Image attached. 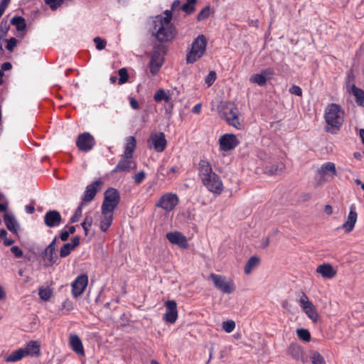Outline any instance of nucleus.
I'll return each mask as SVG.
<instances>
[{
  "instance_id": "f257e3e1",
  "label": "nucleus",
  "mask_w": 364,
  "mask_h": 364,
  "mask_svg": "<svg viewBox=\"0 0 364 364\" xmlns=\"http://www.w3.org/2000/svg\"><path fill=\"white\" fill-rule=\"evenodd\" d=\"M198 169L199 177L208 190L214 193L220 194L223 190V182L220 177L213 172L210 163L205 159L200 160Z\"/></svg>"
},
{
  "instance_id": "f03ea898",
  "label": "nucleus",
  "mask_w": 364,
  "mask_h": 364,
  "mask_svg": "<svg viewBox=\"0 0 364 364\" xmlns=\"http://www.w3.org/2000/svg\"><path fill=\"white\" fill-rule=\"evenodd\" d=\"M324 119L327 124L325 128L326 131L331 134H336L343 123L344 112L339 105L330 104L326 109Z\"/></svg>"
},
{
  "instance_id": "7ed1b4c3",
  "label": "nucleus",
  "mask_w": 364,
  "mask_h": 364,
  "mask_svg": "<svg viewBox=\"0 0 364 364\" xmlns=\"http://www.w3.org/2000/svg\"><path fill=\"white\" fill-rule=\"evenodd\" d=\"M152 33L161 43L171 41L176 35L175 26L168 23V18L164 19V23L159 21H154Z\"/></svg>"
},
{
  "instance_id": "20e7f679",
  "label": "nucleus",
  "mask_w": 364,
  "mask_h": 364,
  "mask_svg": "<svg viewBox=\"0 0 364 364\" xmlns=\"http://www.w3.org/2000/svg\"><path fill=\"white\" fill-rule=\"evenodd\" d=\"M220 117L226 120L228 124L240 129L242 124L239 119V111L235 104L230 102H225L220 110Z\"/></svg>"
},
{
  "instance_id": "39448f33",
  "label": "nucleus",
  "mask_w": 364,
  "mask_h": 364,
  "mask_svg": "<svg viewBox=\"0 0 364 364\" xmlns=\"http://www.w3.org/2000/svg\"><path fill=\"white\" fill-rule=\"evenodd\" d=\"M206 45L207 41L205 36L203 34L199 35L193 42L191 50L187 54V63H193L200 58L205 51Z\"/></svg>"
},
{
  "instance_id": "423d86ee",
  "label": "nucleus",
  "mask_w": 364,
  "mask_h": 364,
  "mask_svg": "<svg viewBox=\"0 0 364 364\" xmlns=\"http://www.w3.org/2000/svg\"><path fill=\"white\" fill-rule=\"evenodd\" d=\"M120 202L119 191L114 188H107L104 193V200L101 210L106 213L113 212Z\"/></svg>"
},
{
  "instance_id": "0eeeda50",
  "label": "nucleus",
  "mask_w": 364,
  "mask_h": 364,
  "mask_svg": "<svg viewBox=\"0 0 364 364\" xmlns=\"http://www.w3.org/2000/svg\"><path fill=\"white\" fill-rule=\"evenodd\" d=\"M166 47L162 44L154 46L149 63L150 72L156 75L164 63Z\"/></svg>"
},
{
  "instance_id": "6e6552de",
  "label": "nucleus",
  "mask_w": 364,
  "mask_h": 364,
  "mask_svg": "<svg viewBox=\"0 0 364 364\" xmlns=\"http://www.w3.org/2000/svg\"><path fill=\"white\" fill-rule=\"evenodd\" d=\"M209 279L213 282L214 287L225 294H232L235 290V287L232 279H228L226 277L211 273Z\"/></svg>"
},
{
  "instance_id": "1a4fd4ad",
  "label": "nucleus",
  "mask_w": 364,
  "mask_h": 364,
  "mask_svg": "<svg viewBox=\"0 0 364 364\" xmlns=\"http://www.w3.org/2000/svg\"><path fill=\"white\" fill-rule=\"evenodd\" d=\"M299 305L306 314V316L312 320L314 323H316L319 319V315L316 311L315 306L309 299L306 294L301 292V296L299 300Z\"/></svg>"
},
{
  "instance_id": "9d476101",
  "label": "nucleus",
  "mask_w": 364,
  "mask_h": 364,
  "mask_svg": "<svg viewBox=\"0 0 364 364\" xmlns=\"http://www.w3.org/2000/svg\"><path fill=\"white\" fill-rule=\"evenodd\" d=\"M317 176L319 177L318 183H323L324 182L332 180L334 176L337 175L336 166L332 162H327L323 164L318 170Z\"/></svg>"
},
{
  "instance_id": "9b49d317",
  "label": "nucleus",
  "mask_w": 364,
  "mask_h": 364,
  "mask_svg": "<svg viewBox=\"0 0 364 364\" xmlns=\"http://www.w3.org/2000/svg\"><path fill=\"white\" fill-rule=\"evenodd\" d=\"M58 237H55L53 241L46 247L44 251L41 253V256L45 258L46 263L45 267H51L55 264H58L57 261L58 259V255L55 250V244L57 242Z\"/></svg>"
},
{
  "instance_id": "f8f14e48",
  "label": "nucleus",
  "mask_w": 364,
  "mask_h": 364,
  "mask_svg": "<svg viewBox=\"0 0 364 364\" xmlns=\"http://www.w3.org/2000/svg\"><path fill=\"white\" fill-rule=\"evenodd\" d=\"M95 139L89 132L80 134L76 140L77 147L80 151L87 152L95 145Z\"/></svg>"
},
{
  "instance_id": "ddd939ff",
  "label": "nucleus",
  "mask_w": 364,
  "mask_h": 364,
  "mask_svg": "<svg viewBox=\"0 0 364 364\" xmlns=\"http://www.w3.org/2000/svg\"><path fill=\"white\" fill-rule=\"evenodd\" d=\"M149 146L154 148L157 152H162L165 150L167 144L166 136L164 132L151 133L148 140Z\"/></svg>"
},
{
  "instance_id": "4468645a",
  "label": "nucleus",
  "mask_w": 364,
  "mask_h": 364,
  "mask_svg": "<svg viewBox=\"0 0 364 364\" xmlns=\"http://www.w3.org/2000/svg\"><path fill=\"white\" fill-rule=\"evenodd\" d=\"M178 202V198L176 194L166 193L159 199L156 206L169 212L175 208Z\"/></svg>"
},
{
  "instance_id": "2eb2a0df",
  "label": "nucleus",
  "mask_w": 364,
  "mask_h": 364,
  "mask_svg": "<svg viewBox=\"0 0 364 364\" xmlns=\"http://www.w3.org/2000/svg\"><path fill=\"white\" fill-rule=\"evenodd\" d=\"M136 168V163L132 159V157L125 156L122 154L112 172H130Z\"/></svg>"
},
{
  "instance_id": "dca6fc26",
  "label": "nucleus",
  "mask_w": 364,
  "mask_h": 364,
  "mask_svg": "<svg viewBox=\"0 0 364 364\" xmlns=\"http://www.w3.org/2000/svg\"><path fill=\"white\" fill-rule=\"evenodd\" d=\"M220 149L225 151L234 149L238 144L239 140L233 134H225L219 139Z\"/></svg>"
},
{
  "instance_id": "f3484780",
  "label": "nucleus",
  "mask_w": 364,
  "mask_h": 364,
  "mask_svg": "<svg viewBox=\"0 0 364 364\" xmlns=\"http://www.w3.org/2000/svg\"><path fill=\"white\" fill-rule=\"evenodd\" d=\"M88 284V277L86 274L78 276L72 284V293L75 298L80 296L85 290Z\"/></svg>"
},
{
  "instance_id": "a211bd4d",
  "label": "nucleus",
  "mask_w": 364,
  "mask_h": 364,
  "mask_svg": "<svg viewBox=\"0 0 364 364\" xmlns=\"http://www.w3.org/2000/svg\"><path fill=\"white\" fill-rule=\"evenodd\" d=\"M166 313L164 319L170 323H174L178 318L177 304L173 300L165 303Z\"/></svg>"
},
{
  "instance_id": "6ab92c4d",
  "label": "nucleus",
  "mask_w": 364,
  "mask_h": 364,
  "mask_svg": "<svg viewBox=\"0 0 364 364\" xmlns=\"http://www.w3.org/2000/svg\"><path fill=\"white\" fill-rule=\"evenodd\" d=\"M274 75V71L272 68H267L261 71L260 73L255 74L250 77V82L256 83L260 86L266 84L268 79H271Z\"/></svg>"
},
{
  "instance_id": "aec40b11",
  "label": "nucleus",
  "mask_w": 364,
  "mask_h": 364,
  "mask_svg": "<svg viewBox=\"0 0 364 364\" xmlns=\"http://www.w3.org/2000/svg\"><path fill=\"white\" fill-rule=\"evenodd\" d=\"M103 182L101 180H97L86 187V190L82 198V201L90 202L94 199L97 193L100 190V187L102 185Z\"/></svg>"
},
{
  "instance_id": "412c9836",
  "label": "nucleus",
  "mask_w": 364,
  "mask_h": 364,
  "mask_svg": "<svg viewBox=\"0 0 364 364\" xmlns=\"http://www.w3.org/2000/svg\"><path fill=\"white\" fill-rule=\"evenodd\" d=\"M166 237L171 244L176 245L184 249L188 247L186 237L180 232L174 231L167 232Z\"/></svg>"
},
{
  "instance_id": "4be33fe9",
  "label": "nucleus",
  "mask_w": 364,
  "mask_h": 364,
  "mask_svg": "<svg viewBox=\"0 0 364 364\" xmlns=\"http://www.w3.org/2000/svg\"><path fill=\"white\" fill-rule=\"evenodd\" d=\"M44 223L48 228L58 226L62 223L61 215L58 210H49L44 215Z\"/></svg>"
},
{
  "instance_id": "5701e85b",
  "label": "nucleus",
  "mask_w": 364,
  "mask_h": 364,
  "mask_svg": "<svg viewBox=\"0 0 364 364\" xmlns=\"http://www.w3.org/2000/svg\"><path fill=\"white\" fill-rule=\"evenodd\" d=\"M358 215L355 211V208L352 205L350 208V212L347 218V220L338 229H343L346 233L350 232L355 226L357 221Z\"/></svg>"
},
{
  "instance_id": "b1692460",
  "label": "nucleus",
  "mask_w": 364,
  "mask_h": 364,
  "mask_svg": "<svg viewBox=\"0 0 364 364\" xmlns=\"http://www.w3.org/2000/svg\"><path fill=\"white\" fill-rule=\"evenodd\" d=\"M287 353L296 360H301L303 363L306 361L304 358L303 349L298 344H291L287 349Z\"/></svg>"
},
{
  "instance_id": "393cba45",
  "label": "nucleus",
  "mask_w": 364,
  "mask_h": 364,
  "mask_svg": "<svg viewBox=\"0 0 364 364\" xmlns=\"http://www.w3.org/2000/svg\"><path fill=\"white\" fill-rule=\"evenodd\" d=\"M285 169V165L282 162H278L272 165H267L264 168V173L269 176L281 175Z\"/></svg>"
},
{
  "instance_id": "a878e982",
  "label": "nucleus",
  "mask_w": 364,
  "mask_h": 364,
  "mask_svg": "<svg viewBox=\"0 0 364 364\" xmlns=\"http://www.w3.org/2000/svg\"><path fill=\"white\" fill-rule=\"evenodd\" d=\"M316 272L322 275L323 277L332 279L336 275V271L331 264L326 263L323 264L316 268Z\"/></svg>"
},
{
  "instance_id": "bb28decb",
  "label": "nucleus",
  "mask_w": 364,
  "mask_h": 364,
  "mask_svg": "<svg viewBox=\"0 0 364 364\" xmlns=\"http://www.w3.org/2000/svg\"><path fill=\"white\" fill-rule=\"evenodd\" d=\"M4 220L7 229L16 235L19 225L15 217L11 213H6L4 215Z\"/></svg>"
},
{
  "instance_id": "cd10ccee",
  "label": "nucleus",
  "mask_w": 364,
  "mask_h": 364,
  "mask_svg": "<svg viewBox=\"0 0 364 364\" xmlns=\"http://www.w3.org/2000/svg\"><path fill=\"white\" fill-rule=\"evenodd\" d=\"M70 344L72 349L78 355H84L85 350L83 348L82 341L77 335H71L70 336Z\"/></svg>"
},
{
  "instance_id": "c85d7f7f",
  "label": "nucleus",
  "mask_w": 364,
  "mask_h": 364,
  "mask_svg": "<svg viewBox=\"0 0 364 364\" xmlns=\"http://www.w3.org/2000/svg\"><path fill=\"white\" fill-rule=\"evenodd\" d=\"M103 217L100 220V230L102 232H106L112 223L114 217L113 212L105 213L102 211Z\"/></svg>"
},
{
  "instance_id": "c756f323",
  "label": "nucleus",
  "mask_w": 364,
  "mask_h": 364,
  "mask_svg": "<svg viewBox=\"0 0 364 364\" xmlns=\"http://www.w3.org/2000/svg\"><path fill=\"white\" fill-rule=\"evenodd\" d=\"M23 349L26 355L38 356L40 354V345L35 341H29Z\"/></svg>"
},
{
  "instance_id": "7c9ffc66",
  "label": "nucleus",
  "mask_w": 364,
  "mask_h": 364,
  "mask_svg": "<svg viewBox=\"0 0 364 364\" xmlns=\"http://www.w3.org/2000/svg\"><path fill=\"white\" fill-rule=\"evenodd\" d=\"M350 92L355 97V102L360 107H364V90L357 87L354 84L350 86Z\"/></svg>"
},
{
  "instance_id": "2f4dec72",
  "label": "nucleus",
  "mask_w": 364,
  "mask_h": 364,
  "mask_svg": "<svg viewBox=\"0 0 364 364\" xmlns=\"http://www.w3.org/2000/svg\"><path fill=\"white\" fill-rule=\"evenodd\" d=\"M136 139L132 136H128L126 139V145L123 155H124L125 156H129L133 157V154L134 150L136 149Z\"/></svg>"
},
{
  "instance_id": "473e14b6",
  "label": "nucleus",
  "mask_w": 364,
  "mask_h": 364,
  "mask_svg": "<svg viewBox=\"0 0 364 364\" xmlns=\"http://www.w3.org/2000/svg\"><path fill=\"white\" fill-rule=\"evenodd\" d=\"M26 356L23 348H19L16 350L13 351L9 355L5 360L8 363H14L21 360L23 357Z\"/></svg>"
},
{
  "instance_id": "72a5a7b5",
  "label": "nucleus",
  "mask_w": 364,
  "mask_h": 364,
  "mask_svg": "<svg viewBox=\"0 0 364 364\" xmlns=\"http://www.w3.org/2000/svg\"><path fill=\"white\" fill-rule=\"evenodd\" d=\"M260 262V259L257 256L251 257L247 262L244 272L246 274H250L252 269L257 267Z\"/></svg>"
},
{
  "instance_id": "f704fd0d",
  "label": "nucleus",
  "mask_w": 364,
  "mask_h": 364,
  "mask_svg": "<svg viewBox=\"0 0 364 364\" xmlns=\"http://www.w3.org/2000/svg\"><path fill=\"white\" fill-rule=\"evenodd\" d=\"M11 24L16 26L17 31H21L26 28L25 18L22 16H14L11 21Z\"/></svg>"
},
{
  "instance_id": "c9c22d12",
  "label": "nucleus",
  "mask_w": 364,
  "mask_h": 364,
  "mask_svg": "<svg viewBox=\"0 0 364 364\" xmlns=\"http://www.w3.org/2000/svg\"><path fill=\"white\" fill-rule=\"evenodd\" d=\"M154 100L157 102L162 100H164L167 103L171 102L170 96H168L163 89H159L155 92Z\"/></svg>"
},
{
  "instance_id": "e433bc0d",
  "label": "nucleus",
  "mask_w": 364,
  "mask_h": 364,
  "mask_svg": "<svg viewBox=\"0 0 364 364\" xmlns=\"http://www.w3.org/2000/svg\"><path fill=\"white\" fill-rule=\"evenodd\" d=\"M10 28V23L6 18H4L0 23V39H4Z\"/></svg>"
},
{
  "instance_id": "4c0bfd02",
  "label": "nucleus",
  "mask_w": 364,
  "mask_h": 364,
  "mask_svg": "<svg viewBox=\"0 0 364 364\" xmlns=\"http://www.w3.org/2000/svg\"><path fill=\"white\" fill-rule=\"evenodd\" d=\"M197 0H187V2L181 6V9L187 14H191L195 11V4Z\"/></svg>"
},
{
  "instance_id": "58836bf2",
  "label": "nucleus",
  "mask_w": 364,
  "mask_h": 364,
  "mask_svg": "<svg viewBox=\"0 0 364 364\" xmlns=\"http://www.w3.org/2000/svg\"><path fill=\"white\" fill-rule=\"evenodd\" d=\"M84 205H85V203L83 202H80V205L75 210L74 215L71 217V218L70 220V223H75L79 220V219L82 216V207L84 206Z\"/></svg>"
},
{
  "instance_id": "ea45409f",
  "label": "nucleus",
  "mask_w": 364,
  "mask_h": 364,
  "mask_svg": "<svg viewBox=\"0 0 364 364\" xmlns=\"http://www.w3.org/2000/svg\"><path fill=\"white\" fill-rule=\"evenodd\" d=\"M73 250L74 249L71 247L70 243L68 242V243L63 244V245L61 247V248L60 250V252H59L60 257L61 258H65V257H68L71 253L72 250Z\"/></svg>"
},
{
  "instance_id": "a19ab883",
  "label": "nucleus",
  "mask_w": 364,
  "mask_h": 364,
  "mask_svg": "<svg viewBox=\"0 0 364 364\" xmlns=\"http://www.w3.org/2000/svg\"><path fill=\"white\" fill-rule=\"evenodd\" d=\"M210 14V6H206L198 14L197 20L198 21H204L209 17Z\"/></svg>"
},
{
  "instance_id": "79ce46f5",
  "label": "nucleus",
  "mask_w": 364,
  "mask_h": 364,
  "mask_svg": "<svg viewBox=\"0 0 364 364\" xmlns=\"http://www.w3.org/2000/svg\"><path fill=\"white\" fill-rule=\"evenodd\" d=\"M297 336L299 339L304 341H309L311 340V334L307 329L299 328L296 331Z\"/></svg>"
},
{
  "instance_id": "37998d69",
  "label": "nucleus",
  "mask_w": 364,
  "mask_h": 364,
  "mask_svg": "<svg viewBox=\"0 0 364 364\" xmlns=\"http://www.w3.org/2000/svg\"><path fill=\"white\" fill-rule=\"evenodd\" d=\"M312 364H324L323 357L317 351L312 353L311 356Z\"/></svg>"
},
{
  "instance_id": "c03bdc74",
  "label": "nucleus",
  "mask_w": 364,
  "mask_h": 364,
  "mask_svg": "<svg viewBox=\"0 0 364 364\" xmlns=\"http://www.w3.org/2000/svg\"><path fill=\"white\" fill-rule=\"evenodd\" d=\"M92 222V217L90 215H86L84 221L82 223V227L85 231V235L88 234L89 228L91 227Z\"/></svg>"
},
{
  "instance_id": "a18cd8bd",
  "label": "nucleus",
  "mask_w": 364,
  "mask_h": 364,
  "mask_svg": "<svg viewBox=\"0 0 364 364\" xmlns=\"http://www.w3.org/2000/svg\"><path fill=\"white\" fill-rule=\"evenodd\" d=\"M119 78V84L122 85L125 83L128 80V73L126 68H123L119 70L118 71Z\"/></svg>"
},
{
  "instance_id": "49530a36",
  "label": "nucleus",
  "mask_w": 364,
  "mask_h": 364,
  "mask_svg": "<svg viewBox=\"0 0 364 364\" xmlns=\"http://www.w3.org/2000/svg\"><path fill=\"white\" fill-rule=\"evenodd\" d=\"M173 11H174L172 10V9L171 10H166L164 11L166 16H157L154 21H159L164 23V19L168 18V23H171Z\"/></svg>"
},
{
  "instance_id": "de8ad7c7",
  "label": "nucleus",
  "mask_w": 364,
  "mask_h": 364,
  "mask_svg": "<svg viewBox=\"0 0 364 364\" xmlns=\"http://www.w3.org/2000/svg\"><path fill=\"white\" fill-rule=\"evenodd\" d=\"M235 327L234 321L230 320L223 323V328L227 333H231Z\"/></svg>"
},
{
  "instance_id": "09e8293b",
  "label": "nucleus",
  "mask_w": 364,
  "mask_h": 364,
  "mask_svg": "<svg viewBox=\"0 0 364 364\" xmlns=\"http://www.w3.org/2000/svg\"><path fill=\"white\" fill-rule=\"evenodd\" d=\"M45 3L49 5L50 8L54 11L63 4V0H45Z\"/></svg>"
},
{
  "instance_id": "8fccbe9b",
  "label": "nucleus",
  "mask_w": 364,
  "mask_h": 364,
  "mask_svg": "<svg viewBox=\"0 0 364 364\" xmlns=\"http://www.w3.org/2000/svg\"><path fill=\"white\" fill-rule=\"evenodd\" d=\"M52 296V293L50 290L46 289H39V296L44 301H48Z\"/></svg>"
},
{
  "instance_id": "3c124183",
  "label": "nucleus",
  "mask_w": 364,
  "mask_h": 364,
  "mask_svg": "<svg viewBox=\"0 0 364 364\" xmlns=\"http://www.w3.org/2000/svg\"><path fill=\"white\" fill-rule=\"evenodd\" d=\"M216 80V73L213 70L210 71L205 77V83L208 86H211Z\"/></svg>"
},
{
  "instance_id": "603ef678",
  "label": "nucleus",
  "mask_w": 364,
  "mask_h": 364,
  "mask_svg": "<svg viewBox=\"0 0 364 364\" xmlns=\"http://www.w3.org/2000/svg\"><path fill=\"white\" fill-rule=\"evenodd\" d=\"M93 41L96 45V48L97 50H102L105 48L106 41L102 40L101 38L95 37Z\"/></svg>"
},
{
  "instance_id": "864d4df0",
  "label": "nucleus",
  "mask_w": 364,
  "mask_h": 364,
  "mask_svg": "<svg viewBox=\"0 0 364 364\" xmlns=\"http://www.w3.org/2000/svg\"><path fill=\"white\" fill-rule=\"evenodd\" d=\"M17 40L16 38L12 37L10 39L7 40V45H6V49L9 51H13L14 50V48L17 45Z\"/></svg>"
},
{
  "instance_id": "5fc2aeb1",
  "label": "nucleus",
  "mask_w": 364,
  "mask_h": 364,
  "mask_svg": "<svg viewBox=\"0 0 364 364\" xmlns=\"http://www.w3.org/2000/svg\"><path fill=\"white\" fill-rule=\"evenodd\" d=\"M145 178L146 173L144 171H140L134 175V182L136 184H140L145 179Z\"/></svg>"
},
{
  "instance_id": "6e6d98bb",
  "label": "nucleus",
  "mask_w": 364,
  "mask_h": 364,
  "mask_svg": "<svg viewBox=\"0 0 364 364\" xmlns=\"http://www.w3.org/2000/svg\"><path fill=\"white\" fill-rule=\"evenodd\" d=\"M289 92L292 95L301 97L302 95V90L297 85H293L289 88Z\"/></svg>"
},
{
  "instance_id": "4d7b16f0",
  "label": "nucleus",
  "mask_w": 364,
  "mask_h": 364,
  "mask_svg": "<svg viewBox=\"0 0 364 364\" xmlns=\"http://www.w3.org/2000/svg\"><path fill=\"white\" fill-rule=\"evenodd\" d=\"M11 252L17 257L20 258L23 256V251L18 246H13Z\"/></svg>"
},
{
  "instance_id": "13d9d810",
  "label": "nucleus",
  "mask_w": 364,
  "mask_h": 364,
  "mask_svg": "<svg viewBox=\"0 0 364 364\" xmlns=\"http://www.w3.org/2000/svg\"><path fill=\"white\" fill-rule=\"evenodd\" d=\"M80 237L75 236L72 239V242L70 243L71 247L75 250L80 245Z\"/></svg>"
},
{
  "instance_id": "bf43d9fd",
  "label": "nucleus",
  "mask_w": 364,
  "mask_h": 364,
  "mask_svg": "<svg viewBox=\"0 0 364 364\" xmlns=\"http://www.w3.org/2000/svg\"><path fill=\"white\" fill-rule=\"evenodd\" d=\"M12 68V65L11 63L9 62H6V63H4L2 65H1V71H2V73H4V71H6V70H9Z\"/></svg>"
},
{
  "instance_id": "052dcab7",
  "label": "nucleus",
  "mask_w": 364,
  "mask_h": 364,
  "mask_svg": "<svg viewBox=\"0 0 364 364\" xmlns=\"http://www.w3.org/2000/svg\"><path fill=\"white\" fill-rule=\"evenodd\" d=\"M69 232L67 230H62L60 234V238L62 241H67L69 238Z\"/></svg>"
},
{
  "instance_id": "680f3d73",
  "label": "nucleus",
  "mask_w": 364,
  "mask_h": 364,
  "mask_svg": "<svg viewBox=\"0 0 364 364\" xmlns=\"http://www.w3.org/2000/svg\"><path fill=\"white\" fill-rule=\"evenodd\" d=\"M181 8V1L179 0H175L173 3H172V5H171V9L172 10H173L174 11L176 10H180Z\"/></svg>"
},
{
  "instance_id": "e2e57ef3",
  "label": "nucleus",
  "mask_w": 364,
  "mask_h": 364,
  "mask_svg": "<svg viewBox=\"0 0 364 364\" xmlns=\"http://www.w3.org/2000/svg\"><path fill=\"white\" fill-rule=\"evenodd\" d=\"M129 102H130L131 107L134 109H139V103H138V102H137V100L136 99L130 98Z\"/></svg>"
},
{
  "instance_id": "0e129e2a",
  "label": "nucleus",
  "mask_w": 364,
  "mask_h": 364,
  "mask_svg": "<svg viewBox=\"0 0 364 364\" xmlns=\"http://www.w3.org/2000/svg\"><path fill=\"white\" fill-rule=\"evenodd\" d=\"M353 79H354L353 73V70H350L348 73V80H347V82H346L347 87H348V86H349L350 81V80H353Z\"/></svg>"
},
{
  "instance_id": "69168bd1",
  "label": "nucleus",
  "mask_w": 364,
  "mask_h": 364,
  "mask_svg": "<svg viewBox=\"0 0 364 364\" xmlns=\"http://www.w3.org/2000/svg\"><path fill=\"white\" fill-rule=\"evenodd\" d=\"M200 110H201V104L200 103L196 105L192 109V112L196 114H199L200 112Z\"/></svg>"
},
{
  "instance_id": "338daca9",
  "label": "nucleus",
  "mask_w": 364,
  "mask_h": 364,
  "mask_svg": "<svg viewBox=\"0 0 364 364\" xmlns=\"http://www.w3.org/2000/svg\"><path fill=\"white\" fill-rule=\"evenodd\" d=\"M324 211L327 215H331L333 213V209L331 205H326L324 208Z\"/></svg>"
},
{
  "instance_id": "774afa93",
  "label": "nucleus",
  "mask_w": 364,
  "mask_h": 364,
  "mask_svg": "<svg viewBox=\"0 0 364 364\" xmlns=\"http://www.w3.org/2000/svg\"><path fill=\"white\" fill-rule=\"evenodd\" d=\"M26 212L29 214H33L35 212V208L33 205H26Z\"/></svg>"
}]
</instances>
